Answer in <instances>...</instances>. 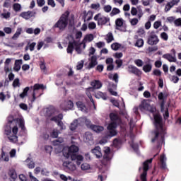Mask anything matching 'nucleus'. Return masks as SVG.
Wrapping results in <instances>:
<instances>
[{"label": "nucleus", "mask_w": 181, "mask_h": 181, "mask_svg": "<svg viewBox=\"0 0 181 181\" xmlns=\"http://www.w3.org/2000/svg\"><path fill=\"white\" fill-rule=\"evenodd\" d=\"M42 173V175H45V173L43 172H45L43 170H42V168H40V167H36L34 170V173L35 175H39V173Z\"/></svg>", "instance_id": "3c124183"}, {"label": "nucleus", "mask_w": 181, "mask_h": 181, "mask_svg": "<svg viewBox=\"0 0 181 181\" xmlns=\"http://www.w3.org/2000/svg\"><path fill=\"white\" fill-rule=\"evenodd\" d=\"M13 87H21V81L19 80V78H16V79H14L13 82Z\"/></svg>", "instance_id": "09e8293b"}, {"label": "nucleus", "mask_w": 181, "mask_h": 181, "mask_svg": "<svg viewBox=\"0 0 181 181\" xmlns=\"http://www.w3.org/2000/svg\"><path fill=\"white\" fill-rule=\"evenodd\" d=\"M19 127L21 128L22 131H26V127H25V121L23 119H19Z\"/></svg>", "instance_id": "8fccbe9b"}, {"label": "nucleus", "mask_w": 181, "mask_h": 181, "mask_svg": "<svg viewBox=\"0 0 181 181\" xmlns=\"http://www.w3.org/2000/svg\"><path fill=\"white\" fill-rule=\"evenodd\" d=\"M83 42H93L94 40V35L93 34H87L84 38H83Z\"/></svg>", "instance_id": "2f4dec72"}, {"label": "nucleus", "mask_w": 181, "mask_h": 181, "mask_svg": "<svg viewBox=\"0 0 181 181\" xmlns=\"http://www.w3.org/2000/svg\"><path fill=\"white\" fill-rule=\"evenodd\" d=\"M90 8H91V9H95V11H97V9H99V8H100V3L92 4L90 5Z\"/></svg>", "instance_id": "338daca9"}, {"label": "nucleus", "mask_w": 181, "mask_h": 181, "mask_svg": "<svg viewBox=\"0 0 181 181\" xmlns=\"http://www.w3.org/2000/svg\"><path fill=\"white\" fill-rule=\"evenodd\" d=\"M21 33H22V28H17L16 33L12 37L13 40H16V39H18V37L21 36Z\"/></svg>", "instance_id": "c9c22d12"}, {"label": "nucleus", "mask_w": 181, "mask_h": 181, "mask_svg": "<svg viewBox=\"0 0 181 181\" xmlns=\"http://www.w3.org/2000/svg\"><path fill=\"white\" fill-rule=\"evenodd\" d=\"M19 179L21 181H28V177L23 174L19 175Z\"/></svg>", "instance_id": "774afa93"}, {"label": "nucleus", "mask_w": 181, "mask_h": 181, "mask_svg": "<svg viewBox=\"0 0 181 181\" xmlns=\"http://www.w3.org/2000/svg\"><path fill=\"white\" fill-rule=\"evenodd\" d=\"M154 119V125L156 129L153 132L154 137L151 139V142L157 143V148H159L163 142H165V136L160 134H165V129L163 128V119L159 112H152Z\"/></svg>", "instance_id": "f257e3e1"}, {"label": "nucleus", "mask_w": 181, "mask_h": 181, "mask_svg": "<svg viewBox=\"0 0 181 181\" xmlns=\"http://www.w3.org/2000/svg\"><path fill=\"white\" fill-rule=\"evenodd\" d=\"M144 40L141 38H139L136 40L134 46H136V47H142L144 46Z\"/></svg>", "instance_id": "79ce46f5"}, {"label": "nucleus", "mask_w": 181, "mask_h": 181, "mask_svg": "<svg viewBox=\"0 0 181 181\" xmlns=\"http://www.w3.org/2000/svg\"><path fill=\"white\" fill-rule=\"evenodd\" d=\"M120 47H121V44L118 42H115L111 45V48L112 49V50H118V49H119Z\"/></svg>", "instance_id": "de8ad7c7"}, {"label": "nucleus", "mask_w": 181, "mask_h": 181, "mask_svg": "<svg viewBox=\"0 0 181 181\" xmlns=\"http://www.w3.org/2000/svg\"><path fill=\"white\" fill-rule=\"evenodd\" d=\"M160 169L165 170L166 169V156L163 154L160 156V163H158Z\"/></svg>", "instance_id": "dca6fc26"}, {"label": "nucleus", "mask_w": 181, "mask_h": 181, "mask_svg": "<svg viewBox=\"0 0 181 181\" xmlns=\"http://www.w3.org/2000/svg\"><path fill=\"white\" fill-rule=\"evenodd\" d=\"M25 162L27 164V166L28 168V169H35V161H33V160L30 158H28L26 160H25Z\"/></svg>", "instance_id": "393cba45"}, {"label": "nucleus", "mask_w": 181, "mask_h": 181, "mask_svg": "<svg viewBox=\"0 0 181 181\" xmlns=\"http://www.w3.org/2000/svg\"><path fill=\"white\" fill-rule=\"evenodd\" d=\"M119 13H121V10L117 7H114L110 13V16L112 18V16H115V15H118Z\"/></svg>", "instance_id": "72a5a7b5"}, {"label": "nucleus", "mask_w": 181, "mask_h": 181, "mask_svg": "<svg viewBox=\"0 0 181 181\" xmlns=\"http://www.w3.org/2000/svg\"><path fill=\"white\" fill-rule=\"evenodd\" d=\"M115 25L117 30H120V32H122V30H121L119 28H122V26L124 25V20L122 18L116 19Z\"/></svg>", "instance_id": "b1692460"}, {"label": "nucleus", "mask_w": 181, "mask_h": 181, "mask_svg": "<svg viewBox=\"0 0 181 181\" xmlns=\"http://www.w3.org/2000/svg\"><path fill=\"white\" fill-rule=\"evenodd\" d=\"M78 127V121L77 119H75L73 121L72 123H71L69 129L71 131H76Z\"/></svg>", "instance_id": "c756f323"}, {"label": "nucleus", "mask_w": 181, "mask_h": 181, "mask_svg": "<svg viewBox=\"0 0 181 181\" xmlns=\"http://www.w3.org/2000/svg\"><path fill=\"white\" fill-rule=\"evenodd\" d=\"M23 63V61L22 59H16L14 63L13 70L14 71H19L21 70V66H22V64Z\"/></svg>", "instance_id": "5701e85b"}, {"label": "nucleus", "mask_w": 181, "mask_h": 181, "mask_svg": "<svg viewBox=\"0 0 181 181\" xmlns=\"http://www.w3.org/2000/svg\"><path fill=\"white\" fill-rule=\"evenodd\" d=\"M90 86L94 90H100L103 87V83L100 80H93L90 82Z\"/></svg>", "instance_id": "f3484780"}, {"label": "nucleus", "mask_w": 181, "mask_h": 181, "mask_svg": "<svg viewBox=\"0 0 181 181\" xmlns=\"http://www.w3.org/2000/svg\"><path fill=\"white\" fill-rule=\"evenodd\" d=\"M22 8V6H21L20 4L16 3L13 5V8L15 12H19Z\"/></svg>", "instance_id": "49530a36"}, {"label": "nucleus", "mask_w": 181, "mask_h": 181, "mask_svg": "<svg viewBox=\"0 0 181 181\" xmlns=\"http://www.w3.org/2000/svg\"><path fill=\"white\" fill-rule=\"evenodd\" d=\"M69 151L71 153H77V152H78V146L72 145L69 148Z\"/></svg>", "instance_id": "58836bf2"}, {"label": "nucleus", "mask_w": 181, "mask_h": 181, "mask_svg": "<svg viewBox=\"0 0 181 181\" xmlns=\"http://www.w3.org/2000/svg\"><path fill=\"white\" fill-rule=\"evenodd\" d=\"M15 121L13 117H11L8 119V124L4 127V134L6 135H11L12 134V127H11V124H12Z\"/></svg>", "instance_id": "423d86ee"}, {"label": "nucleus", "mask_w": 181, "mask_h": 181, "mask_svg": "<svg viewBox=\"0 0 181 181\" xmlns=\"http://www.w3.org/2000/svg\"><path fill=\"white\" fill-rule=\"evenodd\" d=\"M111 9H112V7L110 5H106L103 7V10L106 13H110V12H111Z\"/></svg>", "instance_id": "13d9d810"}, {"label": "nucleus", "mask_w": 181, "mask_h": 181, "mask_svg": "<svg viewBox=\"0 0 181 181\" xmlns=\"http://www.w3.org/2000/svg\"><path fill=\"white\" fill-rule=\"evenodd\" d=\"M134 64L137 67H142V66H144V61H142V59H136Z\"/></svg>", "instance_id": "5fc2aeb1"}, {"label": "nucleus", "mask_w": 181, "mask_h": 181, "mask_svg": "<svg viewBox=\"0 0 181 181\" xmlns=\"http://www.w3.org/2000/svg\"><path fill=\"white\" fill-rule=\"evenodd\" d=\"M139 108L140 111H149V112H155V111H156V108L151 106L146 100H144L141 102V104L139 105Z\"/></svg>", "instance_id": "20e7f679"}, {"label": "nucleus", "mask_w": 181, "mask_h": 181, "mask_svg": "<svg viewBox=\"0 0 181 181\" xmlns=\"http://www.w3.org/2000/svg\"><path fill=\"white\" fill-rule=\"evenodd\" d=\"M70 16V11H66L62 16L57 22L54 25V28L59 29L63 32L64 29H66L69 25V17Z\"/></svg>", "instance_id": "f03ea898"}, {"label": "nucleus", "mask_w": 181, "mask_h": 181, "mask_svg": "<svg viewBox=\"0 0 181 181\" xmlns=\"http://www.w3.org/2000/svg\"><path fill=\"white\" fill-rule=\"evenodd\" d=\"M30 90V88L29 86L25 87L23 90V92L19 95L20 98H21V100H23L25 97H28V93H29Z\"/></svg>", "instance_id": "bb28decb"}, {"label": "nucleus", "mask_w": 181, "mask_h": 181, "mask_svg": "<svg viewBox=\"0 0 181 181\" xmlns=\"http://www.w3.org/2000/svg\"><path fill=\"white\" fill-rule=\"evenodd\" d=\"M52 144L54 146H58L59 145H60V144H63V139L59 138L58 139L54 140L52 141Z\"/></svg>", "instance_id": "a18cd8bd"}, {"label": "nucleus", "mask_w": 181, "mask_h": 181, "mask_svg": "<svg viewBox=\"0 0 181 181\" xmlns=\"http://www.w3.org/2000/svg\"><path fill=\"white\" fill-rule=\"evenodd\" d=\"M163 59H165L170 63H176V57L170 55V54H165L163 55Z\"/></svg>", "instance_id": "412c9836"}, {"label": "nucleus", "mask_w": 181, "mask_h": 181, "mask_svg": "<svg viewBox=\"0 0 181 181\" xmlns=\"http://www.w3.org/2000/svg\"><path fill=\"white\" fill-rule=\"evenodd\" d=\"M8 176L12 179L11 181H15L16 180V178L18 177V175H16V172L13 170H11L8 172Z\"/></svg>", "instance_id": "f704fd0d"}, {"label": "nucleus", "mask_w": 181, "mask_h": 181, "mask_svg": "<svg viewBox=\"0 0 181 181\" xmlns=\"http://www.w3.org/2000/svg\"><path fill=\"white\" fill-rule=\"evenodd\" d=\"M8 139L9 140L10 142L12 144H16L18 142V136L16 134H12V135H7Z\"/></svg>", "instance_id": "c85d7f7f"}, {"label": "nucleus", "mask_w": 181, "mask_h": 181, "mask_svg": "<svg viewBox=\"0 0 181 181\" xmlns=\"http://www.w3.org/2000/svg\"><path fill=\"white\" fill-rule=\"evenodd\" d=\"M76 46H77V41L74 40H73V42L69 41L66 49L67 53L73 54V52L74 51V47Z\"/></svg>", "instance_id": "4468645a"}, {"label": "nucleus", "mask_w": 181, "mask_h": 181, "mask_svg": "<svg viewBox=\"0 0 181 181\" xmlns=\"http://www.w3.org/2000/svg\"><path fill=\"white\" fill-rule=\"evenodd\" d=\"M131 147L132 148V149H134L135 152H138V150L139 149V146L138 145V144L132 143L131 144Z\"/></svg>", "instance_id": "680f3d73"}, {"label": "nucleus", "mask_w": 181, "mask_h": 181, "mask_svg": "<svg viewBox=\"0 0 181 181\" xmlns=\"http://www.w3.org/2000/svg\"><path fill=\"white\" fill-rule=\"evenodd\" d=\"M81 15H82L83 21H84V22H86L87 21V16H88V11L87 13L86 11H83Z\"/></svg>", "instance_id": "052dcab7"}, {"label": "nucleus", "mask_w": 181, "mask_h": 181, "mask_svg": "<svg viewBox=\"0 0 181 181\" xmlns=\"http://www.w3.org/2000/svg\"><path fill=\"white\" fill-rule=\"evenodd\" d=\"M89 64L87 66L88 70H91V69H94L97 64H98V62L97 61V56L93 55L89 59Z\"/></svg>", "instance_id": "1a4fd4ad"}, {"label": "nucleus", "mask_w": 181, "mask_h": 181, "mask_svg": "<svg viewBox=\"0 0 181 181\" xmlns=\"http://www.w3.org/2000/svg\"><path fill=\"white\" fill-rule=\"evenodd\" d=\"M90 128L92 129V131H94V132H97L98 134H100V132H103V131H104V127L103 126L90 124Z\"/></svg>", "instance_id": "6ab92c4d"}, {"label": "nucleus", "mask_w": 181, "mask_h": 181, "mask_svg": "<svg viewBox=\"0 0 181 181\" xmlns=\"http://www.w3.org/2000/svg\"><path fill=\"white\" fill-rule=\"evenodd\" d=\"M122 144V140L121 139H115L113 140V145L115 148H118V146H121Z\"/></svg>", "instance_id": "a19ab883"}, {"label": "nucleus", "mask_w": 181, "mask_h": 181, "mask_svg": "<svg viewBox=\"0 0 181 181\" xmlns=\"http://www.w3.org/2000/svg\"><path fill=\"white\" fill-rule=\"evenodd\" d=\"M50 136L51 138H57V136H59V130L54 129L50 133Z\"/></svg>", "instance_id": "603ef678"}, {"label": "nucleus", "mask_w": 181, "mask_h": 181, "mask_svg": "<svg viewBox=\"0 0 181 181\" xmlns=\"http://www.w3.org/2000/svg\"><path fill=\"white\" fill-rule=\"evenodd\" d=\"M83 141H85V142L93 141V134L90 132H86L83 135Z\"/></svg>", "instance_id": "a878e982"}, {"label": "nucleus", "mask_w": 181, "mask_h": 181, "mask_svg": "<svg viewBox=\"0 0 181 181\" xmlns=\"http://www.w3.org/2000/svg\"><path fill=\"white\" fill-rule=\"evenodd\" d=\"M114 40V35H112V33H108L106 35V42L107 43H111Z\"/></svg>", "instance_id": "ea45409f"}, {"label": "nucleus", "mask_w": 181, "mask_h": 181, "mask_svg": "<svg viewBox=\"0 0 181 181\" xmlns=\"http://www.w3.org/2000/svg\"><path fill=\"white\" fill-rule=\"evenodd\" d=\"M63 166L65 168V169H67L71 172H74V170H76V165H74V163L72 162L65 161L63 163Z\"/></svg>", "instance_id": "2eb2a0df"}, {"label": "nucleus", "mask_w": 181, "mask_h": 181, "mask_svg": "<svg viewBox=\"0 0 181 181\" xmlns=\"http://www.w3.org/2000/svg\"><path fill=\"white\" fill-rule=\"evenodd\" d=\"M91 152L93 153V155H95L98 159H100V158L103 156V153H101V148L98 146L92 149Z\"/></svg>", "instance_id": "a211bd4d"}, {"label": "nucleus", "mask_w": 181, "mask_h": 181, "mask_svg": "<svg viewBox=\"0 0 181 181\" xmlns=\"http://www.w3.org/2000/svg\"><path fill=\"white\" fill-rule=\"evenodd\" d=\"M104 156L103 159L106 160L107 162L110 161L111 159H112V155L111 153V148L110 147H107L104 150Z\"/></svg>", "instance_id": "ddd939ff"}, {"label": "nucleus", "mask_w": 181, "mask_h": 181, "mask_svg": "<svg viewBox=\"0 0 181 181\" xmlns=\"http://www.w3.org/2000/svg\"><path fill=\"white\" fill-rule=\"evenodd\" d=\"M143 71L144 73H151L152 71V64L148 63L143 66Z\"/></svg>", "instance_id": "cd10ccee"}, {"label": "nucleus", "mask_w": 181, "mask_h": 181, "mask_svg": "<svg viewBox=\"0 0 181 181\" xmlns=\"http://www.w3.org/2000/svg\"><path fill=\"white\" fill-rule=\"evenodd\" d=\"M74 107V103L71 100H68L66 103V107L65 110H73Z\"/></svg>", "instance_id": "e433bc0d"}, {"label": "nucleus", "mask_w": 181, "mask_h": 181, "mask_svg": "<svg viewBox=\"0 0 181 181\" xmlns=\"http://www.w3.org/2000/svg\"><path fill=\"white\" fill-rule=\"evenodd\" d=\"M153 160V158H150L143 163V172L148 173V170H149V163H152Z\"/></svg>", "instance_id": "4be33fe9"}, {"label": "nucleus", "mask_w": 181, "mask_h": 181, "mask_svg": "<svg viewBox=\"0 0 181 181\" xmlns=\"http://www.w3.org/2000/svg\"><path fill=\"white\" fill-rule=\"evenodd\" d=\"M47 115L48 117H53L54 115V109H48L47 110Z\"/></svg>", "instance_id": "bf43d9fd"}, {"label": "nucleus", "mask_w": 181, "mask_h": 181, "mask_svg": "<svg viewBox=\"0 0 181 181\" xmlns=\"http://www.w3.org/2000/svg\"><path fill=\"white\" fill-rule=\"evenodd\" d=\"M148 45L150 46H153L155 45H158L159 43V38L156 34H151L147 40Z\"/></svg>", "instance_id": "6e6552de"}, {"label": "nucleus", "mask_w": 181, "mask_h": 181, "mask_svg": "<svg viewBox=\"0 0 181 181\" xmlns=\"http://www.w3.org/2000/svg\"><path fill=\"white\" fill-rule=\"evenodd\" d=\"M128 72L132 74H135V76H137L138 77L142 74V71H141V70H139V69H138L136 66L133 65L128 66Z\"/></svg>", "instance_id": "9d476101"}, {"label": "nucleus", "mask_w": 181, "mask_h": 181, "mask_svg": "<svg viewBox=\"0 0 181 181\" xmlns=\"http://www.w3.org/2000/svg\"><path fill=\"white\" fill-rule=\"evenodd\" d=\"M109 131V136L112 137V136H115V135H117V132L116 129H112V130H107Z\"/></svg>", "instance_id": "69168bd1"}, {"label": "nucleus", "mask_w": 181, "mask_h": 181, "mask_svg": "<svg viewBox=\"0 0 181 181\" xmlns=\"http://www.w3.org/2000/svg\"><path fill=\"white\" fill-rule=\"evenodd\" d=\"M94 21H98V25L103 26L104 25H107V22H110V18L104 16H101V13H99L94 16Z\"/></svg>", "instance_id": "39448f33"}, {"label": "nucleus", "mask_w": 181, "mask_h": 181, "mask_svg": "<svg viewBox=\"0 0 181 181\" xmlns=\"http://www.w3.org/2000/svg\"><path fill=\"white\" fill-rule=\"evenodd\" d=\"M110 121H112V122H119V121H121V118H119V116H118V114L117 113H114V112H111L109 115Z\"/></svg>", "instance_id": "aec40b11"}, {"label": "nucleus", "mask_w": 181, "mask_h": 181, "mask_svg": "<svg viewBox=\"0 0 181 181\" xmlns=\"http://www.w3.org/2000/svg\"><path fill=\"white\" fill-rule=\"evenodd\" d=\"M146 176H148V173L143 171V173L140 175L141 180V181H148V180L146 179Z\"/></svg>", "instance_id": "6e6d98bb"}, {"label": "nucleus", "mask_w": 181, "mask_h": 181, "mask_svg": "<svg viewBox=\"0 0 181 181\" xmlns=\"http://www.w3.org/2000/svg\"><path fill=\"white\" fill-rule=\"evenodd\" d=\"M37 90H45V86L43 84H39V83H35L33 86V99L31 100V103H35L36 101V91Z\"/></svg>", "instance_id": "0eeeda50"}, {"label": "nucleus", "mask_w": 181, "mask_h": 181, "mask_svg": "<svg viewBox=\"0 0 181 181\" xmlns=\"http://www.w3.org/2000/svg\"><path fill=\"white\" fill-rule=\"evenodd\" d=\"M35 15H36V12L28 11L26 12H22L20 14V16L23 19H25L26 21H28V19H30V18H33Z\"/></svg>", "instance_id": "9b49d317"}, {"label": "nucleus", "mask_w": 181, "mask_h": 181, "mask_svg": "<svg viewBox=\"0 0 181 181\" xmlns=\"http://www.w3.org/2000/svg\"><path fill=\"white\" fill-rule=\"evenodd\" d=\"M76 106L80 108L81 111H83L86 108V105L81 101L76 102Z\"/></svg>", "instance_id": "c03bdc74"}, {"label": "nucleus", "mask_w": 181, "mask_h": 181, "mask_svg": "<svg viewBox=\"0 0 181 181\" xmlns=\"http://www.w3.org/2000/svg\"><path fill=\"white\" fill-rule=\"evenodd\" d=\"M117 129V122H112L107 126V130Z\"/></svg>", "instance_id": "37998d69"}, {"label": "nucleus", "mask_w": 181, "mask_h": 181, "mask_svg": "<svg viewBox=\"0 0 181 181\" xmlns=\"http://www.w3.org/2000/svg\"><path fill=\"white\" fill-rule=\"evenodd\" d=\"M62 119H63V114L62 113L50 118V121H54V122H56L59 127L60 130L63 131V129H66V126L64 125V123H63Z\"/></svg>", "instance_id": "7ed1b4c3"}, {"label": "nucleus", "mask_w": 181, "mask_h": 181, "mask_svg": "<svg viewBox=\"0 0 181 181\" xmlns=\"http://www.w3.org/2000/svg\"><path fill=\"white\" fill-rule=\"evenodd\" d=\"M138 22H139V21L136 18H132L130 21V23H131L132 26H135L136 25H138Z\"/></svg>", "instance_id": "e2e57ef3"}, {"label": "nucleus", "mask_w": 181, "mask_h": 181, "mask_svg": "<svg viewBox=\"0 0 181 181\" xmlns=\"http://www.w3.org/2000/svg\"><path fill=\"white\" fill-rule=\"evenodd\" d=\"M172 8H173V6L170 2L167 3L165 7V12H169V10L172 9Z\"/></svg>", "instance_id": "0e129e2a"}, {"label": "nucleus", "mask_w": 181, "mask_h": 181, "mask_svg": "<svg viewBox=\"0 0 181 181\" xmlns=\"http://www.w3.org/2000/svg\"><path fill=\"white\" fill-rule=\"evenodd\" d=\"M1 159L4 162H9V154L8 153H5V151H1Z\"/></svg>", "instance_id": "4c0bfd02"}, {"label": "nucleus", "mask_w": 181, "mask_h": 181, "mask_svg": "<svg viewBox=\"0 0 181 181\" xmlns=\"http://www.w3.org/2000/svg\"><path fill=\"white\" fill-rule=\"evenodd\" d=\"M168 95H169V94H168V93L166 92L164 93H163L162 92L159 93L158 98L160 101H161L160 107H165V100L168 98Z\"/></svg>", "instance_id": "f8f14e48"}, {"label": "nucleus", "mask_w": 181, "mask_h": 181, "mask_svg": "<svg viewBox=\"0 0 181 181\" xmlns=\"http://www.w3.org/2000/svg\"><path fill=\"white\" fill-rule=\"evenodd\" d=\"M153 76H156L157 77H160L162 76V71L159 69H154L152 73Z\"/></svg>", "instance_id": "864d4df0"}, {"label": "nucleus", "mask_w": 181, "mask_h": 181, "mask_svg": "<svg viewBox=\"0 0 181 181\" xmlns=\"http://www.w3.org/2000/svg\"><path fill=\"white\" fill-rule=\"evenodd\" d=\"M96 98H102L103 100H107V93L99 91L95 95Z\"/></svg>", "instance_id": "7c9ffc66"}, {"label": "nucleus", "mask_w": 181, "mask_h": 181, "mask_svg": "<svg viewBox=\"0 0 181 181\" xmlns=\"http://www.w3.org/2000/svg\"><path fill=\"white\" fill-rule=\"evenodd\" d=\"M81 169L82 170H88V169H90V165L88 163H83L81 165Z\"/></svg>", "instance_id": "4d7b16f0"}, {"label": "nucleus", "mask_w": 181, "mask_h": 181, "mask_svg": "<svg viewBox=\"0 0 181 181\" xmlns=\"http://www.w3.org/2000/svg\"><path fill=\"white\" fill-rule=\"evenodd\" d=\"M70 158H71V160H77L78 159L79 160H81L83 159V156L77 155V154H76V153H71Z\"/></svg>", "instance_id": "473e14b6"}]
</instances>
